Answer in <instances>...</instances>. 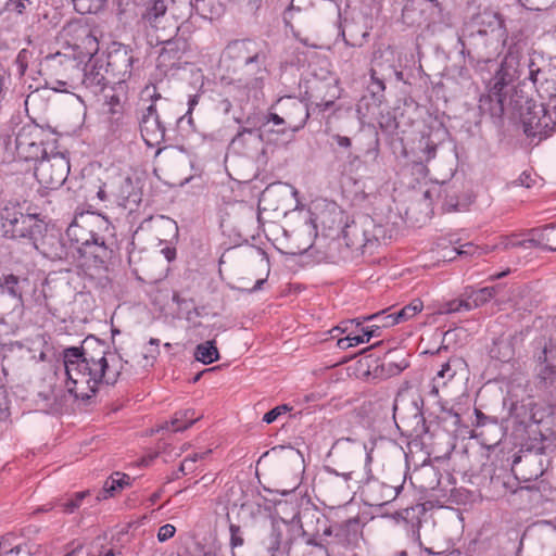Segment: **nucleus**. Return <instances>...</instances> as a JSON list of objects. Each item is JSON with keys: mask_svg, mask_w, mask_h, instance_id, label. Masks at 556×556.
<instances>
[{"mask_svg": "<svg viewBox=\"0 0 556 556\" xmlns=\"http://www.w3.org/2000/svg\"><path fill=\"white\" fill-rule=\"evenodd\" d=\"M211 453V450H207L205 452L201 453H194L192 456H189L194 463L198 460L204 459L208 454Z\"/></svg>", "mask_w": 556, "mask_h": 556, "instance_id": "obj_64", "label": "nucleus"}, {"mask_svg": "<svg viewBox=\"0 0 556 556\" xmlns=\"http://www.w3.org/2000/svg\"><path fill=\"white\" fill-rule=\"evenodd\" d=\"M0 288L3 293L9 294L11 298L20 302L22 301L23 288L17 276L13 274L3 275L0 280Z\"/></svg>", "mask_w": 556, "mask_h": 556, "instance_id": "obj_34", "label": "nucleus"}, {"mask_svg": "<svg viewBox=\"0 0 556 556\" xmlns=\"http://www.w3.org/2000/svg\"><path fill=\"white\" fill-rule=\"evenodd\" d=\"M195 413L192 409H186L177 412L174 418L170 420V426L174 431H184L192 426L200 417L194 416Z\"/></svg>", "mask_w": 556, "mask_h": 556, "instance_id": "obj_35", "label": "nucleus"}, {"mask_svg": "<svg viewBox=\"0 0 556 556\" xmlns=\"http://www.w3.org/2000/svg\"><path fill=\"white\" fill-rule=\"evenodd\" d=\"M66 34L72 38V45L80 50L89 59L93 58L99 49L97 37L92 30L84 24L75 23L70 24L66 28Z\"/></svg>", "mask_w": 556, "mask_h": 556, "instance_id": "obj_20", "label": "nucleus"}, {"mask_svg": "<svg viewBox=\"0 0 556 556\" xmlns=\"http://www.w3.org/2000/svg\"><path fill=\"white\" fill-rule=\"evenodd\" d=\"M420 528L421 521L419 519L405 521L406 536L409 539L410 542H413L419 547L421 546Z\"/></svg>", "mask_w": 556, "mask_h": 556, "instance_id": "obj_42", "label": "nucleus"}, {"mask_svg": "<svg viewBox=\"0 0 556 556\" xmlns=\"http://www.w3.org/2000/svg\"><path fill=\"white\" fill-rule=\"evenodd\" d=\"M527 10L542 11L549 8L556 0H518Z\"/></svg>", "mask_w": 556, "mask_h": 556, "instance_id": "obj_44", "label": "nucleus"}, {"mask_svg": "<svg viewBox=\"0 0 556 556\" xmlns=\"http://www.w3.org/2000/svg\"><path fill=\"white\" fill-rule=\"evenodd\" d=\"M443 207L447 212L460 211L465 207V204L458 201L456 193L453 191L446 194Z\"/></svg>", "mask_w": 556, "mask_h": 556, "instance_id": "obj_46", "label": "nucleus"}, {"mask_svg": "<svg viewBox=\"0 0 556 556\" xmlns=\"http://www.w3.org/2000/svg\"><path fill=\"white\" fill-rule=\"evenodd\" d=\"M424 308V303L419 299L413 300L408 305L404 306L396 312V318L400 323L406 321L420 313Z\"/></svg>", "mask_w": 556, "mask_h": 556, "instance_id": "obj_37", "label": "nucleus"}, {"mask_svg": "<svg viewBox=\"0 0 556 556\" xmlns=\"http://www.w3.org/2000/svg\"><path fill=\"white\" fill-rule=\"evenodd\" d=\"M309 117V109L301 99L292 96L279 98L271 106L268 121L275 125H283L281 132L299 131Z\"/></svg>", "mask_w": 556, "mask_h": 556, "instance_id": "obj_6", "label": "nucleus"}, {"mask_svg": "<svg viewBox=\"0 0 556 556\" xmlns=\"http://www.w3.org/2000/svg\"><path fill=\"white\" fill-rule=\"evenodd\" d=\"M289 525L281 518H270L269 528L266 535L262 539V545L268 556L277 554L288 544L286 533Z\"/></svg>", "mask_w": 556, "mask_h": 556, "instance_id": "obj_21", "label": "nucleus"}, {"mask_svg": "<svg viewBox=\"0 0 556 556\" xmlns=\"http://www.w3.org/2000/svg\"><path fill=\"white\" fill-rule=\"evenodd\" d=\"M47 129L37 124H26L15 137L16 154L26 161H38L54 150V139Z\"/></svg>", "mask_w": 556, "mask_h": 556, "instance_id": "obj_5", "label": "nucleus"}, {"mask_svg": "<svg viewBox=\"0 0 556 556\" xmlns=\"http://www.w3.org/2000/svg\"><path fill=\"white\" fill-rule=\"evenodd\" d=\"M344 453L351 455L354 463H362L363 455L365 454V468L364 471L351 470L343 473L345 480L353 479L362 486V493L365 495L366 501L371 506H381L393 501L400 493V488L387 485L376 479L371 475L368 464L371 460L370 454L366 452L365 445H352L350 439L338 440L332 448L331 454L338 457Z\"/></svg>", "mask_w": 556, "mask_h": 556, "instance_id": "obj_2", "label": "nucleus"}, {"mask_svg": "<svg viewBox=\"0 0 556 556\" xmlns=\"http://www.w3.org/2000/svg\"><path fill=\"white\" fill-rule=\"evenodd\" d=\"M83 83L87 87H104L112 83L110 73H105V66L103 62H100L98 58H90L89 62L84 68Z\"/></svg>", "mask_w": 556, "mask_h": 556, "instance_id": "obj_24", "label": "nucleus"}, {"mask_svg": "<svg viewBox=\"0 0 556 556\" xmlns=\"http://www.w3.org/2000/svg\"><path fill=\"white\" fill-rule=\"evenodd\" d=\"M466 295L468 296V292H466ZM457 305L460 308V311H470L475 308L472 301L469 300L468 298L466 300H458Z\"/></svg>", "mask_w": 556, "mask_h": 556, "instance_id": "obj_57", "label": "nucleus"}, {"mask_svg": "<svg viewBox=\"0 0 556 556\" xmlns=\"http://www.w3.org/2000/svg\"><path fill=\"white\" fill-rule=\"evenodd\" d=\"M326 17H341L338 0H291L283 12V22L295 36L315 30Z\"/></svg>", "mask_w": 556, "mask_h": 556, "instance_id": "obj_3", "label": "nucleus"}, {"mask_svg": "<svg viewBox=\"0 0 556 556\" xmlns=\"http://www.w3.org/2000/svg\"><path fill=\"white\" fill-rule=\"evenodd\" d=\"M451 252H454L458 255H472L478 252V248H476L472 243H466L460 245L459 249H453Z\"/></svg>", "mask_w": 556, "mask_h": 556, "instance_id": "obj_52", "label": "nucleus"}, {"mask_svg": "<svg viewBox=\"0 0 556 556\" xmlns=\"http://www.w3.org/2000/svg\"><path fill=\"white\" fill-rule=\"evenodd\" d=\"M381 232V227L370 216L362 215L344 226L342 236L349 249L365 253L377 243Z\"/></svg>", "mask_w": 556, "mask_h": 556, "instance_id": "obj_8", "label": "nucleus"}, {"mask_svg": "<svg viewBox=\"0 0 556 556\" xmlns=\"http://www.w3.org/2000/svg\"><path fill=\"white\" fill-rule=\"evenodd\" d=\"M534 386L544 395L556 393V345L552 340L545 341L536 354Z\"/></svg>", "mask_w": 556, "mask_h": 556, "instance_id": "obj_12", "label": "nucleus"}, {"mask_svg": "<svg viewBox=\"0 0 556 556\" xmlns=\"http://www.w3.org/2000/svg\"><path fill=\"white\" fill-rule=\"evenodd\" d=\"M214 481H215V476L204 475L201 477V479L199 481H195V484L201 482V483H203L204 486H207V485L212 484Z\"/></svg>", "mask_w": 556, "mask_h": 556, "instance_id": "obj_63", "label": "nucleus"}, {"mask_svg": "<svg viewBox=\"0 0 556 556\" xmlns=\"http://www.w3.org/2000/svg\"><path fill=\"white\" fill-rule=\"evenodd\" d=\"M87 492L76 493L74 498L63 504L64 510L70 514L73 513L76 508L80 506L81 501L85 498Z\"/></svg>", "mask_w": 556, "mask_h": 556, "instance_id": "obj_48", "label": "nucleus"}, {"mask_svg": "<svg viewBox=\"0 0 556 556\" xmlns=\"http://www.w3.org/2000/svg\"><path fill=\"white\" fill-rule=\"evenodd\" d=\"M332 528L329 526L324 527L321 534H314L307 540V544L315 545L326 549V546L330 544V541L327 540L328 536H331Z\"/></svg>", "mask_w": 556, "mask_h": 556, "instance_id": "obj_43", "label": "nucleus"}, {"mask_svg": "<svg viewBox=\"0 0 556 556\" xmlns=\"http://www.w3.org/2000/svg\"><path fill=\"white\" fill-rule=\"evenodd\" d=\"M551 251H556V224H549Z\"/></svg>", "mask_w": 556, "mask_h": 556, "instance_id": "obj_60", "label": "nucleus"}, {"mask_svg": "<svg viewBox=\"0 0 556 556\" xmlns=\"http://www.w3.org/2000/svg\"><path fill=\"white\" fill-rule=\"evenodd\" d=\"M264 50L263 45L252 39L232 40L224 49L222 62L233 63V71H237Z\"/></svg>", "mask_w": 556, "mask_h": 556, "instance_id": "obj_16", "label": "nucleus"}, {"mask_svg": "<svg viewBox=\"0 0 556 556\" xmlns=\"http://www.w3.org/2000/svg\"><path fill=\"white\" fill-rule=\"evenodd\" d=\"M388 311H390V308L383 309L381 312H378L376 314L367 316L364 318V320L380 319L381 325L379 326V328L380 327H391L396 324H400L399 319L396 318V312L387 314Z\"/></svg>", "mask_w": 556, "mask_h": 556, "instance_id": "obj_41", "label": "nucleus"}, {"mask_svg": "<svg viewBox=\"0 0 556 556\" xmlns=\"http://www.w3.org/2000/svg\"><path fill=\"white\" fill-rule=\"evenodd\" d=\"M76 250L85 257L93 258L97 265L105 264L112 255V250L106 245L101 236H97L88 248H76Z\"/></svg>", "mask_w": 556, "mask_h": 556, "instance_id": "obj_28", "label": "nucleus"}, {"mask_svg": "<svg viewBox=\"0 0 556 556\" xmlns=\"http://www.w3.org/2000/svg\"><path fill=\"white\" fill-rule=\"evenodd\" d=\"M504 88H494V81L488 94H483L479 100L481 113L489 114L492 118H501L504 114Z\"/></svg>", "mask_w": 556, "mask_h": 556, "instance_id": "obj_25", "label": "nucleus"}, {"mask_svg": "<svg viewBox=\"0 0 556 556\" xmlns=\"http://www.w3.org/2000/svg\"><path fill=\"white\" fill-rule=\"evenodd\" d=\"M498 287H484L479 290H471L468 292V299L472 301L475 308L484 305L489 302L496 293Z\"/></svg>", "mask_w": 556, "mask_h": 556, "instance_id": "obj_36", "label": "nucleus"}, {"mask_svg": "<svg viewBox=\"0 0 556 556\" xmlns=\"http://www.w3.org/2000/svg\"><path fill=\"white\" fill-rule=\"evenodd\" d=\"M377 330H379V326H375L372 329L363 328V336H354L353 338L362 339V344L368 342L374 336H377Z\"/></svg>", "mask_w": 556, "mask_h": 556, "instance_id": "obj_53", "label": "nucleus"}, {"mask_svg": "<svg viewBox=\"0 0 556 556\" xmlns=\"http://www.w3.org/2000/svg\"><path fill=\"white\" fill-rule=\"evenodd\" d=\"M157 43L163 45L161 58L164 60H179L189 47L187 39L178 34L166 41H157Z\"/></svg>", "mask_w": 556, "mask_h": 556, "instance_id": "obj_29", "label": "nucleus"}, {"mask_svg": "<svg viewBox=\"0 0 556 556\" xmlns=\"http://www.w3.org/2000/svg\"><path fill=\"white\" fill-rule=\"evenodd\" d=\"M522 248L525 249H531V248H540V245H536V240L531 237L529 233H527V238L521 240Z\"/></svg>", "mask_w": 556, "mask_h": 556, "instance_id": "obj_59", "label": "nucleus"}, {"mask_svg": "<svg viewBox=\"0 0 556 556\" xmlns=\"http://www.w3.org/2000/svg\"><path fill=\"white\" fill-rule=\"evenodd\" d=\"M476 428L481 429L478 435H484V428H491L500 431L498 422L495 418L485 416L482 412L476 410Z\"/></svg>", "mask_w": 556, "mask_h": 556, "instance_id": "obj_40", "label": "nucleus"}, {"mask_svg": "<svg viewBox=\"0 0 556 556\" xmlns=\"http://www.w3.org/2000/svg\"><path fill=\"white\" fill-rule=\"evenodd\" d=\"M533 181L534 180L532 179L531 175L523 172L514 184L530 188Z\"/></svg>", "mask_w": 556, "mask_h": 556, "instance_id": "obj_55", "label": "nucleus"}, {"mask_svg": "<svg viewBox=\"0 0 556 556\" xmlns=\"http://www.w3.org/2000/svg\"><path fill=\"white\" fill-rule=\"evenodd\" d=\"M142 18L153 29L156 41H166L182 28L175 13L168 11L167 2H154L151 9L142 13Z\"/></svg>", "mask_w": 556, "mask_h": 556, "instance_id": "obj_13", "label": "nucleus"}, {"mask_svg": "<svg viewBox=\"0 0 556 556\" xmlns=\"http://www.w3.org/2000/svg\"><path fill=\"white\" fill-rule=\"evenodd\" d=\"M134 58L125 46L111 50L106 55L105 73H110L112 84H121L131 76Z\"/></svg>", "mask_w": 556, "mask_h": 556, "instance_id": "obj_17", "label": "nucleus"}, {"mask_svg": "<svg viewBox=\"0 0 556 556\" xmlns=\"http://www.w3.org/2000/svg\"><path fill=\"white\" fill-rule=\"evenodd\" d=\"M41 245L43 255L51 261H68L70 258H74V245H67L65 240L60 236H46Z\"/></svg>", "mask_w": 556, "mask_h": 556, "instance_id": "obj_22", "label": "nucleus"}, {"mask_svg": "<svg viewBox=\"0 0 556 556\" xmlns=\"http://www.w3.org/2000/svg\"><path fill=\"white\" fill-rule=\"evenodd\" d=\"M113 186V203L134 211L141 201V193L136 189L130 177L121 174L109 175Z\"/></svg>", "mask_w": 556, "mask_h": 556, "instance_id": "obj_18", "label": "nucleus"}, {"mask_svg": "<svg viewBox=\"0 0 556 556\" xmlns=\"http://www.w3.org/2000/svg\"><path fill=\"white\" fill-rule=\"evenodd\" d=\"M194 357L197 361L208 365L214 363L219 358V353L217 348L215 346V341H206L204 343L199 344L195 348Z\"/></svg>", "mask_w": 556, "mask_h": 556, "instance_id": "obj_33", "label": "nucleus"}, {"mask_svg": "<svg viewBox=\"0 0 556 556\" xmlns=\"http://www.w3.org/2000/svg\"><path fill=\"white\" fill-rule=\"evenodd\" d=\"M140 132L149 147H157L165 140V126L160 119L155 105L146 108L139 117Z\"/></svg>", "mask_w": 556, "mask_h": 556, "instance_id": "obj_19", "label": "nucleus"}, {"mask_svg": "<svg viewBox=\"0 0 556 556\" xmlns=\"http://www.w3.org/2000/svg\"><path fill=\"white\" fill-rule=\"evenodd\" d=\"M471 30H481L489 35L505 37L504 21L497 12L484 10L477 14L471 22Z\"/></svg>", "mask_w": 556, "mask_h": 556, "instance_id": "obj_23", "label": "nucleus"}, {"mask_svg": "<svg viewBox=\"0 0 556 556\" xmlns=\"http://www.w3.org/2000/svg\"><path fill=\"white\" fill-rule=\"evenodd\" d=\"M522 244L523 243L521 242V240H519L517 238L516 235H511V236L502 237L497 244V248L503 249V250H509V249H514V248H522Z\"/></svg>", "mask_w": 556, "mask_h": 556, "instance_id": "obj_47", "label": "nucleus"}, {"mask_svg": "<svg viewBox=\"0 0 556 556\" xmlns=\"http://www.w3.org/2000/svg\"><path fill=\"white\" fill-rule=\"evenodd\" d=\"M1 228L4 237L31 238L37 227L35 215L24 214L18 203L9 201L0 210Z\"/></svg>", "mask_w": 556, "mask_h": 556, "instance_id": "obj_11", "label": "nucleus"}, {"mask_svg": "<svg viewBox=\"0 0 556 556\" xmlns=\"http://www.w3.org/2000/svg\"><path fill=\"white\" fill-rule=\"evenodd\" d=\"M30 551L26 545L11 546L8 539L0 540V556H29Z\"/></svg>", "mask_w": 556, "mask_h": 556, "instance_id": "obj_38", "label": "nucleus"}, {"mask_svg": "<svg viewBox=\"0 0 556 556\" xmlns=\"http://www.w3.org/2000/svg\"><path fill=\"white\" fill-rule=\"evenodd\" d=\"M89 200L93 202L96 206H105L113 205V186H111L109 175L105 179H99L98 184H94L89 189Z\"/></svg>", "mask_w": 556, "mask_h": 556, "instance_id": "obj_27", "label": "nucleus"}, {"mask_svg": "<svg viewBox=\"0 0 556 556\" xmlns=\"http://www.w3.org/2000/svg\"><path fill=\"white\" fill-rule=\"evenodd\" d=\"M70 173V161L62 152L51 151L37 161L35 177L41 187L58 189L65 182Z\"/></svg>", "mask_w": 556, "mask_h": 556, "instance_id": "obj_9", "label": "nucleus"}, {"mask_svg": "<svg viewBox=\"0 0 556 556\" xmlns=\"http://www.w3.org/2000/svg\"><path fill=\"white\" fill-rule=\"evenodd\" d=\"M523 132L527 137L542 141L556 130V112H552L546 103H528L527 111L521 113Z\"/></svg>", "mask_w": 556, "mask_h": 556, "instance_id": "obj_10", "label": "nucleus"}, {"mask_svg": "<svg viewBox=\"0 0 556 556\" xmlns=\"http://www.w3.org/2000/svg\"><path fill=\"white\" fill-rule=\"evenodd\" d=\"M333 139L337 141V143L340 147H343V148L351 147V139L349 137L336 135V136H333Z\"/></svg>", "mask_w": 556, "mask_h": 556, "instance_id": "obj_58", "label": "nucleus"}, {"mask_svg": "<svg viewBox=\"0 0 556 556\" xmlns=\"http://www.w3.org/2000/svg\"><path fill=\"white\" fill-rule=\"evenodd\" d=\"M175 532L176 528L170 523H166L159 529L157 539L160 542H165L168 539L173 538Z\"/></svg>", "mask_w": 556, "mask_h": 556, "instance_id": "obj_50", "label": "nucleus"}, {"mask_svg": "<svg viewBox=\"0 0 556 556\" xmlns=\"http://www.w3.org/2000/svg\"><path fill=\"white\" fill-rule=\"evenodd\" d=\"M466 40L468 42V55L471 59L489 62L500 53V48L504 43V36L470 30Z\"/></svg>", "mask_w": 556, "mask_h": 556, "instance_id": "obj_15", "label": "nucleus"}, {"mask_svg": "<svg viewBox=\"0 0 556 556\" xmlns=\"http://www.w3.org/2000/svg\"><path fill=\"white\" fill-rule=\"evenodd\" d=\"M63 363L67 392L83 403L96 395L101 383H116L124 369L122 358L94 337L86 338L78 348L65 349Z\"/></svg>", "mask_w": 556, "mask_h": 556, "instance_id": "obj_1", "label": "nucleus"}, {"mask_svg": "<svg viewBox=\"0 0 556 556\" xmlns=\"http://www.w3.org/2000/svg\"><path fill=\"white\" fill-rule=\"evenodd\" d=\"M536 58L525 52V45L514 42L508 46L507 52L495 73L492 81L494 88H505L515 80L525 83L531 80V73L536 67Z\"/></svg>", "mask_w": 556, "mask_h": 556, "instance_id": "obj_4", "label": "nucleus"}, {"mask_svg": "<svg viewBox=\"0 0 556 556\" xmlns=\"http://www.w3.org/2000/svg\"><path fill=\"white\" fill-rule=\"evenodd\" d=\"M361 341H362V339H357V338L348 336L345 338L339 339L337 342V345L342 350H346L351 346H356V345L361 344Z\"/></svg>", "mask_w": 556, "mask_h": 556, "instance_id": "obj_51", "label": "nucleus"}, {"mask_svg": "<svg viewBox=\"0 0 556 556\" xmlns=\"http://www.w3.org/2000/svg\"><path fill=\"white\" fill-rule=\"evenodd\" d=\"M422 404L424 400L417 392H399L393 403V418L396 426L400 428L402 424L408 431L421 432L425 428Z\"/></svg>", "mask_w": 556, "mask_h": 556, "instance_id": "obj_7", "label": "nucleus"}, {"mask_svg": "<svg viewBox=\"0 0 556 556\" xmlns=\"http://www.w3.org/2000/svg\"><path fill=\"white\" fill-rule=\"evenodd\" d=\"M281 452H285V456L283 458L288 462H294V463H298L299 459H300V453L299 451H295L293 448H285V447H281L280 448Z\"/></svg>", "mask_w": 556, "mask_h": 556, "instance_id": "obj_54", "label": "nucleus"}, {"mask_svg": "<svg viewBox=\"0 0 556 556\" xmlns=\"http://www.w3.org/2000/svg\"><path fill=\"white\" fill-rule=\"evenodd\" d=\"M289 410H291V407L289 405H287V404L278 405L264 415L263 421H265L266 424H271L275 420H277V418L280 415L286 414Z\"/></svg>", "mask_w": 556, "mask_h": 556, "instance_id": "obj_45", "label": "nucleus"}, {"mask_svg": "<svg viewBox=\"0 0 556 556\" xmlns=\"http://www.w3.org/2000/svg\"><path fill=\"white\" fill-rule=\"evenodd\" d=\"M67 236L72 240H74L77 244H79V245H77V248H86L87 249L88 245L91 244L93 239L97 238L98 233L92 230H88L84 226L75 223V224H72L67 228ZM74 251H77L76 247H74Z\"/></svg>", "mask_w": 556, "mask_h": 556, "instance_id": "obj_31", "label": "nucleus"}, {"mask_svg": "<svg viewBox=\"0 0 556 556\" xmlns=\"http://www.w3.org/2000/svg\"><path fill=\"white\" fill-rule=\"evenodd\" d=\"M425 152L427 153L426 161H430L435 156L437 146L432 142L427 141L425 146Z\"/></svg>", "mask_w": 556, "mask_h": 556, "instance_id": "obj_56", "label": "nucleus"}, {"mask_svg": "<svg viewBox=\"0 0 556 556\" xmlns=\"http://www.w3.org/2000/svg\"><path fill=\"white\" fill-rule=\"evenodd\" d=\"M129 476L122 472H114L103 485V498H106L108 496H113L117 490L124 489L126 485L129 484Z\"/></svg>", "mask_w": 556, "mask_h": 556, "instance_id": "obj_32", "label": "nucleus"}, {"mask_svg": "<svg viewBox=\"0 0 556 556\" xmlns=\"http://www.w3.org/2000/svg\"><path fill=\"white\" fill-rule=\"evenodd\" d=\"M262 143V132L254 127H241L231 140L233 148L257 147Z\"/></svg>", "mask_w": 556, "mask_h": 556, "instance_id": "obj_30", "label": "nucleus"}, {"mask_svg": "<svg viewBox=\"0 0 556 556\" xmlns=\"http://www.w3.org/2000/svg\"><path fill=\"white\" fill-rule=\"evenodd\" d=\"M458 300H453V301H450L446 303L445 305V312L446 313H455V312H460V308L458 307Z\"/></svg>", "mask_w": 556, "mask_h": 556, "instance_id": "obj_61", "label": "nucleus"}, {"mask_svg": "<svg viewBox=\"0 0 556 556\" xmlns=\"http://www.w3.org/2000/svg\"><path fill=\"white\" fill-rule=\"evenodd\" d=\"M161 224H162V227L167 228V229H169L170 231H173V230H176V229H177L175 222H174V220H172V219H169V218H164V217H162V218H161Z\"/></svg>", "mask_w": 556, "mask_h": 556, "instance_id": "obj_62", "label": "nucleus"}, {"mask_svg": "<svg viewBox=\"0 0 556 556\" xmlns=\"http://www.w3.org/2000/svg\"><path fill=\"white\" fill-rule=\"evenodd\" d=\"M528 233L536 240V245H540V249L551 251L549 225H545L542 228H533Z\"/></svg>", "mask_w": 556, "mask_h": 556, "instance_id": "obj_39", "label": "nucleus"}, {"mask_svg": "<svg viewBox=\"0 0 556 556\" xmlns=\"http://www.w3.org/2000/svg\"><path fill=\"white\" fill-rule=\"evenodd\" d=\"M230 544L232 547L242 546L243 545V538L241 533V529L237 525H230Z\"/></svg>", "mask_w": 556, "mask_h": 556, "instance_id": "obj_49", "label": "nucleus"}, {"mask_svg": "<svg viewBox=\"0 0 556 556\" xmlns=\"http://www.w3.org/2000/svg\"><path fill=\"white\" fill-rule=\"evenodd\" d=\"M266 63L267 53L266 50H264L256 56H254L253 60L247 62L237 71H235L239 75V83L243 84L244 88L248 89L245 98H240V101L249 100L251 93L254 98H257V94L262 89L265 79L268 76Z\"/></svg>", "mask_w": 556, "mask_h": 556, "instance_id": "obj_14", "label": "nucleus"}, {"mask_svg": "<svg viewBox=\"0 0 556 556\" xmlns=\"http://www.w3.org/2000/svg\"><path fill=\"white\" fill-rule=\"evenodd\" d=\"M519 340L517 333L502 336L493 342L490 354L501 362H508L515 355V344Z\"/></svg>", "mask_w": 556, "mask_h": 556, "instance_id": "obj_26", "label": "nucleus"}]
</instances>
